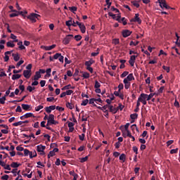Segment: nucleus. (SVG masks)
I'll list each match as a JSON object with an SVG mask.
<instances>
[{
  "label": "nucleus",
  "mask_w": 180,
  "mask_h": 180,
  "mask_svg": "<svg viewBox=\"0 0 180 180\" xmlns=\"http://www.w3.org/2000/svg\"><path fill=\"white\" fill-rule=\"evenodd\" d=\"M51 124H58V121L54 120V115L50 114L48 117L46 126H51Z\"/></svg>",
  "instance_id": "f257e3e1"
},
{
  "label": "nucleus",
  "mask_w": 180,
  "mask_h": 180,
  "mask_svg": "<svg viewBox=\"0 0 180 180\" xmlns=\"http://www.w3.org/2000/svg\"><path fill=\"white\" fill-rule=\"evenodd\" d=\"M40 18V15L32 13L30 15L27 16V19L32 20L34 23L36 22V19H39Z\"/></svg>",
  "instance_id": "f03ea898"
},
{
  "label": "nucleus",
  "mask_w": 180,
  "mask_h": 180,
  "mask_svg": "<svg viewBox=\"0 0 180 180\" xmlns=\"http://www.w3.org/2000/svg\"><path fill=\"white\" fill-rule=\"evenodd\" d=\"M109 16L112 18L114 20H117V22H121L120 19H122V15L120 13L117 14V16L115 14H113L112 12H108Z\"/></svg>",
  "instance_id": "7ed1b4c3"
},
{
  "label": "nucleus",
  "mask_w": 180,
  "mask_h": 180,
  "mask_svg": "<svg viewBox=\"0 0 180 180\" xmlns=\"http://www.w3.org/2000/svg\"><path fill=\"white\" fill-rule=\"evenodd\" d=\"M139 13L135 14V17L134 18H131L130 20V22H137V23H139V25H141V19H140L139 18Z\"/></svg>",
  "instance_id": "20e7f679"
},
{
  "label": "nucleus",
  "mask_w": 180,
  "mask_h": 180,
  "mask_svg": "<svg viewBox=\"0 0 180 180\" xmlns=\"http://www.w3.org/2000/svg\"><path fill=\"white\" fill-rule=\"evenodd\" d=\"M74 37V35L72 34H68L66 36V37L63 39L64 44H69L70 41H71V39Z\"/></svg>",
  "instance_id": "39448f33"
},
{
  "label": "nucleus",
  "mask_w": 180,
  "mask_h": 180,
  "mask_svg": "<svg viewBox=\"0 0 180 180\" xmlns=\"http://www.w3.org/2000/svg\"><path fill=\"white\" fill-rule=\"evenodd\" d=\"M136 58H137V56L132 55L130 57L129 60V63L130 64L131 67H134V63H136Z\"/></svg>",
  "instance_id": "423d86ee"
},
{
  "label": "nucleus",
  "mask_w": 180,
  "mask_h": 180,
  "mask_svg": "<svg viewBox=\"0 0 180 180\" xmlns=\"http://www.w3.org/2000/svg\"><path fill=\"white\" fill-rule=\"evenodd\" d=\"M122 136L124 137V139H126V137H129L130 139H132V141H135L136 140V138H134V136L131 135L130 131H127V135H126V132H123Z\"/></svg>",
  "instance_id": "0eeeda50"
},
{
  "label": "nucleus",
  "mask_w": 180,
  "mask_h": 180,
  "mask_svg": "<svg viewBox=\"0 0 180 180\" xmlns=\"http://www.w3.org/2000/svg\"><path fill=\"white\" fill-rule=\"evenodd\" d=\"M139 102H141V101H147V94L142 93L138 98Z\"/></svg>",
  "instance_id": "6e6552de"
},
{
  "label": "nucleus",
  "mask_w": 180,
  "mask_h": 180,
  "mask_svg": "<svg viewBox=\"0 0 180 180\" xmlns=\"http://www.w3.org/2000/svg\"><path fill=\"white\" fill-rule=\"evenodd\" d=\"M131 34V32L129 30H124L122 31L123 37H129Z\"/></svg>",
  "instance_id": "1a4fd4ad"
},
{
  "label": "nucleus",
  "mask_w": 180,
  "mask_h": 180,
  "mask_svg": "<svg viewBox=\"0 0 180 180\" xmlns=\"http://www.w3.org/2000/svg\"><path fill=\"white\" fill-rule=\"evenodd\" d=\"M30 72H32V70H24L23 76L25 77V78H27V79H28V78H30V76L32 75V74H30Z\"/></svg>",
  "instance_id": "9d476101"
},
{
  "label": "nucleus",
  "mask_w": 180,
  "mask_h": 180,
  "mask_svg": "<svg viewBox=\"0 0 180 180\" xmlns=\"http://www.w3.org/2000/svg\"><path fill=\"white\" fill-rule=\"evenodd\" d=\"M44 150H46V146L43 145H39L37 146V151H38V153H41L42 151H44Z\"/></svg>",
  "instance_id": "9b49d317"
},
{
  "label": "nucleus",
  "mask_w": 180,
  "mask_h": 180,
  "mask_svg": "<svg viewBox=\"0 0 180 180\" xmlns=\"http://www.w3.org/2000/svg\"><path fill=\"white\" fill-rule=\"evenodd\" d=\"M21 106L23 110H32V107L29 104H22Z\"/></svg>",
  "instance_id": "f8f14e48"
},
{
  "label": "nucleus",
  "mask_w": 180,
  "mask_h": 180,
  "mask_svg": "<svg viewBox=\"0 0 180 180\" xmlns=\"http://www.w3.org/2000/svg\"><path fill=\"white\" fill-rule=\"evenodd\" d=\"M79 27L82 32V33H85L86 32V27H85V25H84V23H81L79 25Z\"/></svg>",
  "instance_id": "ddd939ff"
},
{
  "label": "nucleus",
  "mask_w": 180,
  "mask_h": 180,
  "mask_svg": "<svg viewBox=\"0 0 180 180\" xmlns=\"http://www.w3.org/2000/svg\"><path fill=\"white\" fill-rule=\"evenodd\" d=\"M56 44H53V45L49 46H44V49L46 51H50V50H53V49H56Z\"/></svg>",
  "instance_id": "4468645a"
},
{
  "label": "nucleus",
  "mask_w": 180,
  "mask_h": 180,
  "mask_svg": "<svg viewBox=\"0 0 180 180\" xmlns=\"http://www.w3.org/2000/svg\"><path fill=\"white\" fill-rule=\"evenodd\" d=\"M40 78H41V75H40V72H36L34 76V81H39Z\"/></svg>",
  "instance_id": "2eb2a0df"
},
{
  "label": "nucleus",
  "mask_w": 180,
  "mask_h": 180,
  "mask_svg": "<svg viewBox=\"0 0 180 180\" xmlns=\"http://www.w3.org/2000/svg\"><path fill=\"white\" fill-rule=\"evenodd\" d=\"M95 63V60L91 59L89 61H86L84 63V65H86V68L91 67V65H92V64H94Z\"/></svg>",
  "instance_id": "dca6fc26"
},
{
  "label": "nucleus",
  "mask_w": 180,
  "mask_h": 180,
  "mask_svg": "<svg viewBox=\"0 0 180 180\" xmlns=\"http://www.w3.org/2000/svg\"><path fill=\"white\" fill-rule=\"evenodd\" d=\"M12 12H15V13L10 14L9 15L10 18H15V16H19V12L18 11L12 10Z\"/></svg>",
  "instance_id": "f3484780"
},
{
  "label": "nucleus",
  "mask_w": 180,
  "mask_h": 180,
  "mask_svg": "<svg viewBox=\"0 0 180 180\" xmlns=\"http://www.w3.org/2000/svg\"><path fill=\"white\" fill-rule=\"evenodd\" d=\"M12 56L13 57L14 61H19V60H20V56H19V53H13Z\"/></svg>",
  "instance_id": "a211bd4d"
},
{
  "label": "nucleus",
  "mask_w": 180,
  "mask_h": 180,
  "mask_svg": "<svg viewBox=\"0 0 180 180\" xmlns=\"http://www.w3.org/2000/svg\"><path fill=\"white\" fill-rule=\"evenodd\" d=\"M108 109L110 110V112H112V113H117V109L113 108V105H110Z\"/></svg>",
  "instance_id": "6ab92c4d"
},
{
  "label": "nucleus",
  "mask_w": 180,
  "mask_h": 180,
  "mask_svg": "<svg viewBox=\"0 0 180 180\" xmlns=\"http://www.w3.org/2000/svg\"><path fill=\"white\" fill-rule=\"evenodd\" d=\"M11 168H18V167H20V164H18L16 162H13L11 165Z\"/></svg>",
  "instance_id": "aec40b11"
},
{
  "label": "nucleus",
  "mask_w": 180,
  "mask_h": 180,
  "mask_svg": "<svg viewBox=\"0 0 180 180\" xmlns=\"http://www.w3.org/2000/svg\"><path fill=\"white\" fill-rule=\"evenodd\" d=\"M20 77H22V75L15 74V75H13L12 79H13V81H15V79H19V78H20Z\"/></svg>",
  "instance_id": "412c9836"
},
{
  "label": "nucleus",
  "mask_w": 180,
  "mask_h": 180,
  "mask_svg": "<svg viewBox=\"0 0 180 180\" xmlns=\"http://www.w3.org/2000/svg\"><path fill=\"white\" fill-rule=\"evenodd\" d=\"M176 37V44L178 46V47H180V37L178 36V33H175Z\"/></svg>",
  "instance_id": "4be33fe9"
},
{
  "label": "nucleus",
  "mask_w": 180,
  "mask_h": 180,
  "mask_svg": "<svg viewBox=\"0 0 180 180\" xmlns=\"http://www.w3.org/2000/svg\"><path fill=\"white\" fill-rule=\"evenodd\" d=\"M130 117L132 120H136V119L139 117V114L137 113L131 114Z\"/></svg>",
  "instance_id": "5701e85b"
},
{
  "label": "nucleus",
  "mask_w": 180,
  "mask_h": 180,
  "mask_svg": "<svg viewBox=\"0 0 180 180\" xmlns=\"http://www.w3.org/2000/svg\"><path fill=\"white\" fill-rule=\"evenodd\" d=\"M121 22H119V23H122L124 26H126L127 25V21L126 20V18L123 17L120 18Z\"/></svg>",
  "instance_id": "b1692460"
},
{
  "label": "nucleus",
  "mask_w": 180,
  "mask_h": 180,
  "mask_svg": "<svg viewBox=\"0 0 180 180\" xmlns=\"http://www.w3.org/2000/svg\"><path fill=\"white\" fill-rule=\"evenodd\" d=\"M25 119H29V117H34V115H33V113L32 112H27L25 114Z\"/></svg>",
  "instance_id": "393cba45"
},
{
  "label": "nucleus",
  "mask_w": 180,
  "mask_h": 180,
  "mask_svg": "<svg viewBox=\"0 0 180 180\" xmlns=\"http://www.w3.org/2000/svg\"><path fill=\"white\" fill-rule=\"evenodd\" d=\"M120 161L124 162L126 161V155L124 153L121 154L120 156Z\"/></svg>",
  "instance_id": "a878e982"
},
{
  "label": "nucleus",
  "mask_w": 180,
  "mask_h": 180,
  "mask_svg": "<svg viewBox=\"0 0 180 180\" xmlns=\"http://www.w3.org/2000/svg\"><path fill=\"white\" fill-rule=\"evenodd\" d=\"M74 89V87H71V84L66 85L62 88V91H65L67 89Z\"/></svg>",
  "instance_id": "bb28decb"
},
{
  "label": "nucleus",
  "mask_w": 180,
  "mask_h": 180,
  "mask_svg": "<svg viewBox=\"0 0 180 180\" xmlns=\"http://www.w3.org/2000/svg\"><path fill=\"white\" fill-rule=\"evenodd\" d=\"M154 95H155V93H151L149 95L147 94L146 101H151Z\"/></svg>",
  "instance_id": "cd10ccee"
},
{
  "label": "nucleus",
  "mask_w": 180,
  "mask_h": 180,
  "mask_svg": "<svg viewBox=\"0 0 180 180\" xmlns=\"http://www.w3.org/2000/svg\"><path fill=\"white\" fill-rule=\"evenodd\" d=\"M82 77L83 78H84L85 79H87V78H89V73L86 72H82Z\"/></svg>",
  "instance_id": "c85d7f7f"
},
{
  "label": "nucleus",
  "mask_w": 180,
  "mask_h": 180,
  "mask_svg": "<svg viewBox=\"0 0 180 180\" xmlns=\"http://www.w3.org/2000/svg\"><path fill=\"white\" fill-rule=\"evenodd\" d=\"M66 107L68 108V109L72 110L74 108V105L70 102L66 103Z\"/></svg>",
  "instance_id": "c756f323"
},
{
  "label": "nucleus",
  "mask_w": 180,
  "mask_h": 180,
  "mask_svg": "<svg viewBox=\"0 0 180 180\" xmlns=\"http://www.w3.org/2000/svg\"><path fill=\"white\" fill-rule=\"evenodd\" d=\"M89 103L90 105H93V106H94L95 108L97 107L96 104H95V98H91V99L89 100Z\"/></svg>",
  "instance_id": "7c9ffc66"
},
{
  "label": "nucleus",
  "mask_w": 180,
  "mask_h": 180,
  "mask_svg": "<svg viewBox=\"0 0 180 180\" xmlns=\"http://www.w3.org/2000/svg\"><path fill=\"white\" fill-rule=\"evenodd\" d=\"M126 78L129 81H133V79H134V76H133V73H130Z\"/></svg>",
  "instance_id": "2f4dec72"
},
{
  "label": "nucleus",
  "mask_w": 180,
  "mask_h": 180,
  "mask_svg": "<svg viewBox=\"0 0 180 180\" xmlns=\"http://www.w3.org/2000/svg\"><path fill=\"white\" fill-rule=\"evenodd\" d=\"M99 51H101V49H99V48H98L96 49V52L91 53V56L92 57H96V56H98V54H99Z\"/></svg>",
  "instance_id": "473e14b6"
},
{
  "label": "nucleus",
  "mask_w": 180,
  "mask_h": 180,
  "mask_svg": "<svg viewBox=\"0 0 180 180\" xmlns=\"http://www.w3.org/2000/svg\"><path fill=\"white\" fill-rule=\"evenodd\" d=\"M88 103H89V100L86 99L84 101H83L81 103L82 106H86L88 105Z\"/></svg>",
  "instance_id": "72a5a7b5"
},
{
  "label": "nucleus",
  "mask_w": 180,
  "mask_h": 180,
  "mask_svg": "<svg viewBox=\"0 0 180 180\" xmlns=\"http://www.w3.org/2000/svg\"><path fill=\"white\" fill-rule=\"evenodd\" d=\"M160 8H165L166 9H169V6L167 5V3H162V4H160Z\"/></svg>",
  "instance_id": "f704fd0d"
},
{
  "label": "nucleus",
  "mask_w": 180,
  "mask_h": 180,
  "mask_svg": "<svg viewBox=\"0 0 180 180\" xmlns=\"http://www.w3.org/2000/svg\"><path fill=\"white\" fill-rule=\"evenodd\" d=\"M23 124V121H19L18 122H15L13 124V126H15V127H18V126H20Z\"/></svg>",
  "instance_id": "c9c22d12"
},
{
  "label": "nucleus",
  "mask_w": 180,
  "mask_h": 180,
  "mask_svg": "<svg viewBox=\"0 0 180 180\" xmlns=\"http://www.w3.org/2000/svg\"><path fill=\"white\" fill-rule=\"evenodd\" d=\"M94 88L95 89L101 88V83H99L98 80L95 81Z\"/></svg>",
  "instance_id": "e433bc0d"
},
{
  "label": "nucleus",
  "mask_w": 180,
  "mask_h": 180,
  "mask_svg": "<svg viewBox=\"0 0 180 180\" xmlns=\"http://www.w3.org/2000/svg\"><path fill=\"white\" fill-rule=\"evenodd\" d=\"M89 156H85L84 158H80V162H86L88 161Z\"/></svg>",
  "instance_id": "4c0bfd02"
},
{
  "label": "nucleus",
  "mask_w": 180,
  "mask_h": 180,
  "mask_svg": "<svg viewBox=\"0 0 180 180\" xmlns=\"http://www.w3.org/2000/svg\"><path fill=\"white\" fill-rule=\"evenodd\" d=\"M7 47H11L13 48L15 46V44L12 43V41H8L6 43Z\"/></svg>",
  "instance_id": "58836bf2"
},
{
  "label": "nucleus",
  "mask_w": 180,
  "mask_h": 180,
  "mask_svg": "<svg viewBox=\"0 0 180 180\" xmlns=\"http://www.w3.org/2000/svg\"><path fill=\"white\" fill-rule=\"evenodd\" d=\"M5 101H6V96H3L2 98H0V103H1V105H4L5 103Z\"/></svg>",
  "instance_id": "ea45409f"
},
{
  "label": "nucleus",
  "mask_w": 180,
  "mask_h": 180,
  "mask_svg": "<svg viewBox=\"0 0 180 180\" xmlns=\"http://www.w3.org/2000/svg\"><path fill=\"white\" fill-rule=\"evenodd\" d=\"M45 72L48 77H51V68H48Z\"/></svg>",
  "instance_id": "a19ab883"
},
{
  "label": "nucleus",
  "mask_w": 180,
  "mask_h": 180,
  "mask_svg": "<svg viewBox=\"0 0 180 180\" xmlns=\"http://www.w3.org/2000/svg\"><path fill=\"white\" fill-rule=\"evenodd\" d=\"M22 136L24 137H27V138L32 137V139H36V136H34V134H31V135H30V136L27 135L26 134H23Z\"/></svg>",
  "instance_id": "79ce46f5"
},
{
  "label": "nucleus",
  "mask_w": 180,
  "mask_h": 180,
  "mask_svg": "<svg viewBox=\"0 0 180 180\" xmlns=\"http://www.w3.org/2000/svg\"><path fill=\"white\" fill-rule=\"evenodd\" d=\"M131 4L136 8H140V4L137 1H131Z\"/></svg>",
  "instance_id": "37998d69"
},
{
  "label": "nucleus",
  "mask_w": 180,
  "mask_h": 180,
  "mask_svg": "<svg viewBox=\"0 0 180 180\" xmlns=\"http://www.w3.org/2000/svg\"><path fill=\"white\" fill-rule=\"evenodd\" d=\"M60 57H61V53H57L53 56V60H58Z\"/></svg>",
  "instance_id": "c03bdc74"
},
{
  "label": "nucleus",
  "mask_w": 180,
  "mask_h": 180,
  "mask_svg": "<svg viewBox=\"0 0 180 180\" xmlns=\"http://www.w3.org/2000/svg\"><path fill=\"white\" fill-rule=\"evenodd\" d=\"M75 39L76 41H79V40H81V39H82V37L79 34L75 35Z\"/></svg>",
  "instance_id": "a18cd8bd"
},
{
  "label": "nucleus",
  "mask_w": 180,
  "mask_h": 180,
  "mask_svg": "<svg viewBox=\"0 0 180 180\" xmlns=\"http://www.w3.org/2000/svg\"><path fill=\"white\" fill-rule=\"evenodd\" d=\"M139 43H140V41H136V43L134 41H131L129 43V46H137L139 44Z\"/></svg>",
  "instance_id": "49530a36"
},
{
  "label": "nucleus",
  "mask_w": 180,
  "mask_h": 180,
  "mask_svg": "<svg viewBox=\"0 0 180 180\" xmlns=\"http://www.w3.org/2000/svg\"><path fill=\"white\" fill-rule=\"evenodd\" d=\"M79 139L81 140V141H84V140H85V134H82V135H79Z\"/></svg>",
  "instance_id": "de8ad7c7"
},
{
  "label": "nucleus",
  "mask_w": 180,
  "mask_h": 180,
  "mask_svg": "<svg viewBox=\"0 0 180 180\" xmlns=\"http://www.w3.org/2000/svg\"><path fill=\"white\" fill-rule=\"evenodd\" d=\"M112 43L113 44H119L120 43V41L119 40V39H112Z\"/></svg>",
  "instance_id": "09e8293b"
},
{
  "label": "nucleus",
  "mask_w": 180,
  "mask_h": 180,
  "mask_svg": "<svg viewBox=\"0 0 180 180\" xmlns=\"http://www.w3.org/2000/svg\"><path fill=\"white\" fill-rule=\"evenodd\" d=\"M129 75V72L124 71L122 75H121V78H124V77H127Z\"/></svg>",
  "instance_id": "8fccbe9b"
},
{
  "label": "nucleus",
  "mask_w": 180,
  "mask_h": 180,
  "mask_svg": "<svg viewBox=\"0 0 180 180\" xmlns=\"http://www.w3.org/2000/svg\"><path fill=\"white\" fill-rule=\"evenodd\" d=\"M132 150L136 154H139V148L137 146H133Z\"/></svg>",
  "instance_id": "3c124183"
},
{
  "label": "nucleus",
  "mask_w": 180,
  "mask_h": 180,
  "mask_svg": "<svg viewBox=\"0 0 180 180\" xmlns=\"http://www.w3.org/2000/svg\"><path fill=\"white\" fill-rule=\"evenodd\" d=\"M24 155H25V157H27V155H29V153H30V151L28 149H24Z\"/></svg>",
  "instance_id": "603ef678"
},
{
  "label": "nucleus",
  "mask_w": 180,
  "mask_h": 180,
  "mask_svg": "<svg viewBox=\"0 0 180 180\" xmlns=\"http://www.w3.org/2000/svg\"><path fill=\"white\" fill-rule=\"evenodd\" d=\"M11 172L13 174V176H16L18 175V169H13Z\"/></svg>",
  "instance_id": "864d4df0"
},
{
  "label": "nucleus",
  "mask_w": 180,
  "mask_h": 180,
  "mask_svg": "<svg viewBox=\"0 0 180 180\" xmlns=\"http://www.w3.org/2000/svg\"><path fill=\"white\" fill-rule=\"evenodd\" d=\"M178 148H176V149H172L170 150V154H176L178 153Z\"/></svg>",
  "instance_id": "5fc2aeb1"
},
{
  "label": "nucleus",
  "mask_w": 180,
  "mask_h": 180,
  "mask_svg": "<svg viewBox=\"0 0 180 180\" xmlns=\"http://www.w3.org/2000/svg\"><path fill=\"white\" fill-rule=\"evenodd\" d=\"M72 20H68V21H66V22H65V25H66V26H68V27H70V26H72Z\"/></svg>",
  "instance_id": "6e6d98bb"
},
{
  "label": "nucleus",
  "mask_w": 180,
  "mask_h": 180,
  "mask_svg": "<svg viewBox=\"0 0 180 180\" xmlns=\"http://www.w3.org/2000/svg\"><path fill=\"white\" fill-rule=\"evenodd\" d=\"M1 179L2 180H8V179H9V175L5 174V175L2 176H1Z\"/></svg>",
  "instance_id": "4d7b16f0"
},
{
  "label": "nucleus",
  "mask_w": 180,
  "mask_h": 180,
  "mask_svg": "<svg viewBox=\"0 0 180 180\" xmlns=\"http://www.w3.org/2000/svg\"><path fill=\"white\" fill-rule=\"evenodd\" d=\"M69 9L71 12H77V7L75 6L69 7Z\"/></svg>",
  "instance_id": "13d9d810"
},
{
  "label": "nucleus",
  "mask_w": 180,
  "mask_h": 180,
  "mask_svg": "<svg viewBox=\"0 0 180 180\" xmlns=\"http://www.w3.org/2000/svg\"><path fill=\"white\" fill-rule=\"evenodd\" d=\"M41 109H43V105H39L35 108L36 112H39V110H41Z\"/></svg>",
  "instance_id": "bf43d9fd"
},
{
  "label": "nucleus",
  "mask_w": 180,
  "mask_h": 180,
  "mask_svg": "<svg viewBox=\"0 0 180 180\" xmlns=\"http://www.w3.org/2000/svg\"><path fill=\"white\" fill-rule=\"evenodd\" d=\"M56 110H58L59 112H64V108L56 106Z\"/></svg>",
  "instance_id": "052dcab7"
},
{
  "label": "nucleus",
  "mask_w": 180,
  "mask_h": 180,
  "mask_svg": "<svg viewBox=\"0 0 180 180\" xmlns=\"http://www.w3.org/2000/svg\"><path fill=\"white\" fill-rule=\"evenodd\" d=\"M4 169H7L8 171H11V169H12L11 168V165H6L4 167Z\"/></svg>",
  "instance_id": "680f3d73"
},
{
  "label": "nucleus",
  "mask_w": 180,
  "mask_h": 180,
  "mask_svg": "<svg viewBox=\"0 0 180 180\" xmlns=\"http://www.w3.org/2000/svg\"><path fill=\"white\" fill-rule=\"evenodd\" d=\"M39 84H40L41 88H43V86H44L46 85V80H41Z\"/></svg>",
  "instance_id": "e2e57ef3"
},
{
  "label": "nucleus",
  "mask_w": 180,
  "mask_h": 180,
  "mask_svg": "<svg viewBox=\"0 0 180 180\" xmlns=\"http://www.w3.org/2000/svg\"><path fill=\"white\" fill-rule=\"evenodd\" d=\"M15 112H19L20 113L22 112V107H20V105H18Z\"/></svg>",
  "instance_id": "0e129e2a"
},
{
  "label": "nucleus",
  "mask_w": 180,
  "mask_h": 180,
  "mask_svg": "<svg viewBox=\"0 0 180 180\" xmlns=\"http://www.w3.org/2000/svg\"><path fill=\"white\" fill-rule=\"evenodd\" d=\"M25 63V61L24 60H20L19 62H18V63H17V65H16V67H20V65H22V64H23Z\"/></svg>",
  "instance_id": "69168bd1"
},
{
  "label": "nucleus",
  "mask_w": 180,
  "mask_h": 180,
  "mask_svg": "<svg viewBox=\"0 0 180 180\" xmlns=\"http://www.w3.org/2000/svg\"><path fill=\"white\" fill-rule=\"evenodd\" d=\"M163 70H165V71H167V72H169V67H167L165 65L162 66Z\"/></svg>",
  "instance_id": "338daca9"
},
{
  "label": "nucleus",
  "mask_w": 180,
  "mask_h": 180,
  "mask_svg": "<svg viewBox=\"0 0 180 180\" xmlns=\"http://www.w3.org/2000/svg\"><path fill=\"white\" fill-rule=\"evenodd\" d=\"M47 102H52L54 101V97H49L46 98Z\"/></svg>",
  "instance_id": "774afa93"
}]
</instances>
